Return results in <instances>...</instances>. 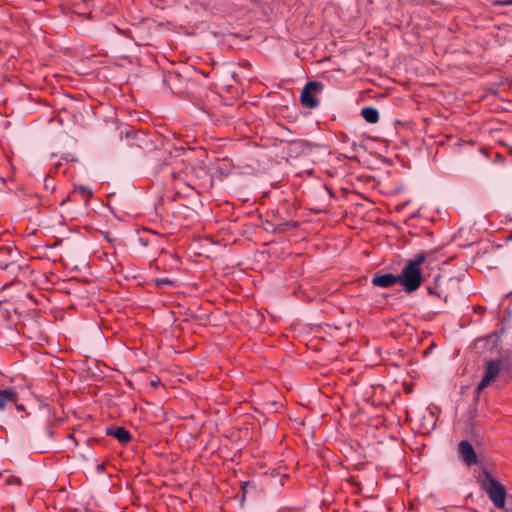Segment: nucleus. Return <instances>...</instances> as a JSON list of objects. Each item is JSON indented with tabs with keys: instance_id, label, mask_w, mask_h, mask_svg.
I'll use <instances>...</instances> for the list:
<instances>
[{
	"instance_id": "10",
	"label": "nucleus",
	"mask_w": 512,
	"mask_h": 512,
	"mask_svg": "<svg viewBox=\"0 0 512 512\" xmlns=\"http://www.w3.org/2000/svg\"><path fill=\"white\" fill-rule=\"evenodd\" d=\"M72 195H79L85 202H88L92 197V190L88 186L80 185L74 188Z\"/></svg>"
},
{
	"instance_id": "3",
	"label": "nucleus",
	"mask_w": 512,
	"mask_h": 512,
	"mask_svg": "<svg viewBox=\"0 0 512 512\" xmlns=\"http://www.w3.org/2000/svg\"><path fill=\"white\" fill-rule=\"evenodd\" d=\"M507 368L506 361L502 359H491L486 362L484 375L475 389L478 396L484 389H486L492 382H494L501 373Z\"/></svg>"
},
{
	"instance_id": "15",
	"label": "nucleus",
	"mask_w": 512,
	"mask_h": 512,
	"mask_svg": "<svg viewBox=\"0 0 512 512\" xmlns=\"http://www.w3.org/2000/svg\"><path fill=\"white\" fill-rule=\"evenodd\" d=\"M505 4H506V5H512V0H507V1H505Z\"/></svg>"
},
{
	"instance_id": "7",
	"label": "nucleus",
	"mask_w": 512,
	"mask_h": 512,
	"mask_svg": "<svg viewBox=\"0 0 512 512\" xmlns=\"http://www.w3.org/2000/svg\"><path fill=\"white\" fill-rule=\"evenodd\" d=\"M398 275L391 273L386 274H375L371 280V283L376 287L389 288L398 282Z\"/></svg>"
},
{
	"instance_id": "11",
	"label": "nucleus",
	"mask_w": 512,
	"mask_h": 512,
	"mask_svg": "<svg viewBox=\"0 0 512 512\" xmlns=\"http://www.w3.org/2000/svg\"><path fill=\"white\" fill-rule=\"evenodd\" d=\"M6 483L8 485H21L22 481L19 477L10 475L9 477H7Z\"/></svg>"
},
{
	"instance_id": "12",
	"label": "nucleus",
	"mask_w": 512,
	"mask_h": 512,
	"mask_svg": "<svg viewBox=\"0 0 512 512\" xmlns=\"http://www.w3.org/2000/svg\"><path fill=\"white\" fill-rule=\"evenodd\" d=\"M156 284L158 286H160V285L173 286L174 282L169 278H160V279L156 280Z\"/></svg>"
},
{
	"instance_id": "13",
	"label": "nucleus",
	"mask_w": 512,
	"mask_h": 512,
	"mask_svg": "<svg viewBox=\"0 0 512 512\" xmlns=\"http://www.w3.org/2000/svg\"><path fill=\"white\" fill-rule=\"evenodd\" d=\"M427 291H428V293H429V294H431V295H436V291H435V289H434V288H432V287H428V288H427Z\"/></svg>"
},
{
	"instance_id": "17",
	"label": "nucleus",
	"mask_w": 512,
	"mask_h": 512,
	"mask_svg": "<svg viewBox=\"0 0 512 512\" xmlns=\"http://www.w3.org/2000/svg\"><path fill=\"white\" fill-rule=\"evenodd\" d=\"M478 311H484L483 307L478 308Z\"/></svg>"
},
{
	"instance_id": "9",
	"label": "nucleus",
	"mask_w": 512,
	"mask_h": 512,
	"mask_svg": "<svg viewBox=\"0 0 512 512\" xmlns=\"http://www.w3.org/2000/svg\"><path fill=\"white\" fill-rule=\"evenodd\" d=\"M361 115L368 123L375 124L379 121V112L372 106L362 108Z\"/></svg>"
},
{
	"instance_id": "6",
	"label": "nucleus",
	"mask_w": 512,
	"mask_h": 512,
	"mask_svg": "<svg viewBox=\"0 0 512 512\" xmlns=\"http://www.w3.org/2000/svg\"><path fill=\"white\" fill-rule=\"evenodd\" d=\"M19 400L18 392L15 388L0 389V411H4Z\"/></svg>"
},
{
	"instance_id": "5",
	"label": "nucleus",
	"mask_w": 512,
	"mask_h": 512,
	"mask_svg": "<svg viewBox=\"0 0 512 512\" xmlns=\"http://www.w3.org/2000/svg\"><path fill=\"white\" fill-rule=\"evenodd\" d=\"M458 453H459L460 459L468 467H471V466L477 464V462H478L477 454L469 441L462 440L459 443Z\"/></svg>"
},
{
	"instance_id": "16",
	"label": "nucleus",
	"mask_w": 512,
	"mask_h": 512,
	"mask_svg": "<svg viewBox=\"0 0 512 512\" xmlns=\"http://www.w3.org/2000/svg\"><path fill=\"white\" fill-rule=\"evenodd\" d=\"M478 311H484L483 307L478 308Z\"/></svg>"
},
{
	"instance_id": "8",
	"label": "nucleus",
	"mask_w": 512,
	"mask_h": 512,
	"mask_svg": "<svg viewBox=\"0 0 512 512\" xmlns=\"http://www.w3.org/2000/svg\"><path fill=\"white\" fill-rule=\"evenodd\" d=\"M106 434L115 437L121 444H126L131 440L129 431L120 426L107 427Z\"/></svg>"
},
{
	"instance_id": "18",
	"label": "nucleus",
	"mask_w": 512,
	"mask_h": 512,
	"mask_svg": "<svg viewBox=\"0 0 512 512\" xmlns=\"http://www.w3.org/2000/svg\"><path fill=\"white\" fill-rule=\"evenodd\" d=\"M478 311H484L483 307L478 308Z\"/></svg>"
},
{
	"instance_id": "1",
	"label": "nucleus",
	"mask_w": 512,
	"mask_h": 512,
	"mask_svg": "<svg viewBox=\"0 0 512 512\" xmlns=\"http://www.w3.org/2000/svg\"><path fill=\"white\" fill-rule=\"evenodd\" d=\"M426 255L420 253L409 260L398 275V282L403 286V290L410 294L422 285L424 280L421 265L425 262Z\"/></svg>"
},
{
	"instance_id": "14",
	"label": "nucleus",
	"mask_w": 512,
	"mask_h": 512,
	"mask_svg": "<svg viewBox=\"0 0 512 512\" xmlns=\"http://www.w3.org/2000/svg\"><path fill=\"white\" fill-rule=\"evenodd\" d=\"M14 405L16 406L17 410H23L24 409V406L22 404H18V401Z\"/></svg>"
},
{
	"instance_id": "4",
	"label": "nucleus",
	"mask_w": 512,
	"mask_h": 512,
	"mask_svg": "<svg viewBox=\"0 0 512 512\" xmlns=\"http://www.w3.org/2000/svg\"><path fill=\"white\" fill-rule=\"evenodd\" d=\"M324 88L323 83L318 81L307 82L301 92L300 101L301 104L307 108L314 109L318 107L319 102L315 97V94L321 92Z\"/></svg>"
},
{
	"instance_id": "2",
	"label": "nucleus",
	"mask_w": 512,
	"mask_h": 512,
	"mask_svg": "<svg viewBox=\"0 0 512 512\" xmlns=\"http://www.w3.org/2000/svg\"><path fill=\"white\" fill-rule=\"evenodd\" d=\"M479 481L492 503L497 508H504L506 499L505 487L486 470H483L480 474Z\"/></svg>"
}]
</instances>
